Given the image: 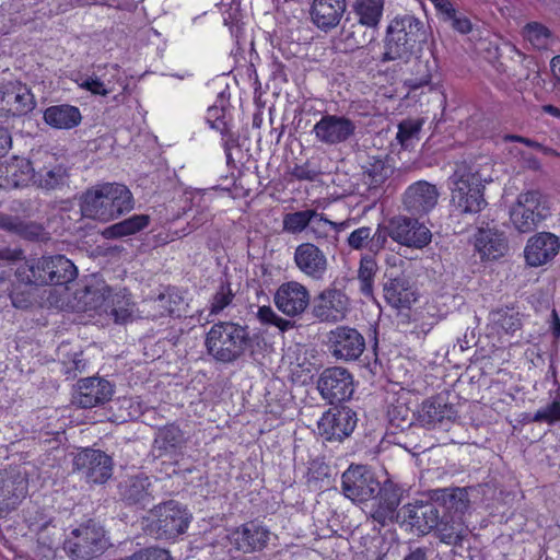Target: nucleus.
<instances>
[{"mask_svg": "<svg viewBox=\"0 0 560 560\" xmlns=\"http://www.w3.org/2000/svg\"><path fill=\"white\" fill-rule=\"evenodd\" d=\"M248 328L232 322L214 324L207 332L205 346L209 355L221 363H232L252 347Z\"/></svg>", "mask_w": 560, "mask_h": 560, "instance_id": "nucleus-5", "label": "nucleus"}, {"mask_svg": "<svg viewBox=\"0 0 560 560\" xmlns=\"http://www.w3.org/2000/svg\"><path fill=\"white\" fill-rule=\"evenodd\" d=\"M349 305V298L342 290L328 287L314 298L312 315L322 323H337L347 316Z\"/></svg>", "mask_w": 560, "mask_h": 560, "instance_id": "nucleus-16", "label": "nucleus"}, {"mask_svg": "<svg viewBox=\"0 0 560 560\" xmlns=\"http://www.w3.org/2000/svg\"><path fill=\"white\" fill-rule=\"evenodd\" d=\"M452 202L460 213L480 212L487 205L483 198V185L478 172L466 164L458 165L450 177Z\"/></svg>", "mask_w": 560, "mask_h": 560, "instance_id": "nucleus-8", "label": "nucleus"}, {"mask_svg": "<svg viewBox=\"0 0 560 560\" xmlns=\"http://www.w3.org/2000/svg\"><path fill=\"white\" fill-rule=\"evenodd\" d=\"M425 40L427 32L420 19L412 14L396 15L386 27L380 61L408 62Z\"/></svg>", "mask_w": 560, "mask_h": 560, "instance_id": "nucleus-3", "label": "nucleus"}, {"mask_svg": "<svg viewBox=\"0 0 560 560\" xmlns=\"http://www.w3.org/2000/svg\"><path fill=\"white\" fill-rule=\"evenodd\" d=\"M27 494V480L20 475L0 474V511L18 506Z\"/></svg>", "mask_w": 560, "mask_h": 560, "instance_id": "nucleus-33", "label": "nucleus"}, {"mask_svg": "<svg viewBox=\"0 0 560 560\" xmlns=\"http://www.w3.org/2000/svg\"><path fill=\"white\" fill-rule=\"evenodd\" d=\"M80 88L90 91L93 94L97 95H107L112 92L110 88H106V84L101 81L98 78L89 77L79 84Z\"/></svg>", "mask_w": 560, "mask_h": 560, "instance_id": "nucleus-58", "label": "nucleus"}, {"mask_svg": "<svg viewBox=\"0 0 560 560\" xmlns=\"http://www.w3.org/2000/svg\"><path fill=\"white\" fill-rule=\"evenodd\" d=\"M316 385L322 398L331 405L349 400L354 393L353 376L341 366L325 369Z\"/></svg>", "mask_w": 560, "mask_h": 560, "instance_id": "nucleus-12", "label": "nucleus"}, {"mask_svg": "<svg viewBox=\"0 0 560 560\" xmlns=\"http://www.w3.org/2000/svg\"><path fill=\"white\" fill-rule=\"evenodd\" d=\"M51 285H62L73 281L78 276L74 264L63 255L51 256Z\"/></svg>", "mask_w": 560, "mask_h": 560, "instance_id": "nucleus-42", "label": "nucleus"}, {"mask_svg": "<svg viewBox=\"0 0 560 560\" xmlns=\"http://www.w3.org/2000/svg\"><path fill=\"white\" fill-rule=\"evenodd\" d=\"M4 173V183L0 184L4 188L24 187L30 182L34 184V165L32 163V156L28 160H15V162L5 166Z\"/></svg>", "mask_w": 560, "mask_h": 560, "instance_id": "nucleus-40", "label": "nucleus"}, {"mask_svg": "<svg viewBox=\"0 0 560 560\" xmlns=\"http://www.w3.org/2000/svg\"><path fill=\"white\" fill-rule=\"evenodd\" d=\"M110 547L108 533L95 520L80 523L63 541V550L70 560H93L100 558Z\"/></svg>", "mask_w": 560, "mask_h": 560, "instance_id": "nucleus-6", "label": "nucleus"}, {"mask_svg": "<svg viewBox=\"0 0 560 560\" xmlns=\"http://www.w3.org/2000/svg\"><path fill=\"white\" fill-rule=\"evenodd\" d=\"M522 167L538 172L541 170V163L535 155L527 154L522 158Z\"/></svg>", "mask_w": 560, "mask_h": 560, "instance_id": "nucleus-64", "label": "nucleus"}, {"mask_svg": "<svg viewBox=\"0 0 560 560\" xmlns=\"http://www.w3.org/2000/svg\"><path fill=\"white\" fill-rule=\"evenodd\" d=\"M455 418L456 411L452 405L444 402L441 398H432L422 402L417 419L422 427L434 429L453 422Z\"/></svg>", "mask_w": 560, "mask_h": 560, "instance_id": "nucleus-29", "label": "nucleus"}, {"mask_svg": "<svg viewBox=\"0 0 560 560\" xmlns=\"http://www.w3.org/2000/svg\"><path fill=\"white\" fill-rule=\"evenodd\" d=\"M257 317L262 324H271L278 327L282 332L295 327V323L279 316L270 306H260Z\"/></svg>", "mask_w": 560, "mask_h": 560, "instance_id": "nucleus-49", "label": "nucleus"}, {"mask_svg": "<svg viewBox=\"0 0 560 560\" xmlns=\"http://www.w3.org/2000/svg\"><path fill=\"white\" fill-rule=\"evenodd\" d=\"M475 248L482 259L494 260L504 256L509 246L503 233L492 229H479L475 235Z\"/></svg>", "mask_w": 560, "mask_h": 560, "instance_id": "nucleus-32", "label": "nucleus"}, {"mask_svg": "<svg viewBox=\"0 0 560 560\" xmlns=\"http://www.w3.org/2000/svg\"><path fill=\"white\" fill-rule=\"evenodd\" d=\"M273 302L282 314L296 317L301 316L310 306L311 294L304 284L298 281H288L277 289Z\"/></svg>", "mask_w": 560, "mask_h": 560, "instance_id": "nucleus-21", "label": "nucleus"}, {"mask_svg": "<svg viewBox=\"0 0 560 560\" xmlns=\"http://www.w3.org/2000/svg\"><path fill=\"white\" fill-rule=\"evenodd\" d=\"M535 422L553 423L560 421V401H552L546 407L537 410L533 417Z\"/></svg>", "mask_w": 560, "mask_h": 560, "instance_id": "nucleus-56", "label": "nucleus"}, {"mask_svg": "<svg viewBox=\"0 0 560 560\" xmlns=\"http://www.w3.org/2000/svg\"><path fill=\"white\" fill-rule=\"evenodd\" d=\"M12 139L9 130L0 126V158L4 156L11 148Z\"/></svg>", "mask_w": 560, "mask_h": 560, "instance_id": "nucleus-62", "label": "nucleus"}, {"mask_svg": "<svg viewBox=\"0 0 560 560\" xmlns=\"http://www.w3.org/2000/svg\"><path fill=\"white\" fill-rule=\"evenodd\" d=\"M233 536L238 550L253 552L266 547L269 532L259 525L248 523L237 529Z\"/></svg>", "mask_w": 560, "mask_h": 560, "instance_id": "nucleus-36", "label": "nucleus"}, {"mask_svg": "<svg viewBox=\"0 0 560 560\" xmlns=\"http://www.w3.org/2000/svg\"><path fill=\"white\" fill-rule=\"evenodd\" d=\"M315 215V209H306L287 213L283 217V230L291 234H299L310 228L311 219Z\"/></svg>", "mask_w": 560, "mask_h": 560, "instance_id": "nucleus-45", "label": "nucleus"}, {"mask_svg": "<svg viewBox=\"0 0 560 560\" xmlns=\"http://www.w3.org/2000/svg\"><path fill=\"white\" fill-rule=\"evenodd\" d=\"M10 296H11L13 306L16 308H27L32 304L30 293L19 291L18 289H14L11 292Z\"/></svg>", "mask_w": 560, "mask_h": 560, "instance_id": "nucleus-61", "label": "nucleus"}, {"mask_svg": "<svg viewBox=\"0 0 560 560\" xmlns=\"http://www.w3.org/2000/svg\"><path fill=\"white\" fill-rule=\"evenodd\" d=\"M404 493V488L390 479L384 481L382 486L380 485V491L376 493V497L380 499V505L373 513V518L381 524L392 520L401 502Z\"/></svg>", "mask_w": 560, "mask_h": 560, "instance_id": "nucleus-31", "label": "nucleus"}, {"mask_svg": "<svg viewBox=\"0 0 560 560\" xmlns=\"http://www.w3.org/2000/svg\"><path fill=\"white\" fill-rule=\"evenodd\" d=\"M390 233L396 243L419 249L429 245L432 238L431 231L423 223L406 215L390 219Z\"/></svg>", "mask_w": 560, "mask_h": 560, "instance_id": "nucleus-20", "label": "nucleus"}, {"mask_svg": "<svg viewBox=\"0 0 560 560\" xmlns=\"http://www.w3.org/2000/svg\"><path fill=\"white\" fill-rule=\"evenodd\" d=\"M330 478V467L322 459H313L310 463L308 471H307V481L308 482H325Z\"/></svg>", "mask_w": 560, "mask_h": 560, "instance_id": "nucleus-54", "label": "nucleus"}, {"mask_svg": "<svg viewBox=\"0 0 560 560\" xmlns=\"http://www.w3.org/2000/svg\"><path fill=\"white\" fill-rule=\"evenodd\" d=\"M357 131V124L343 115L325 114L313 126L311 133L324 145L336 147L348 142Z\"/></svg>", "mask_w": 560, "mask_h": 560, "instance_id": "nucleus-14", "label": "nucleus"}, {"mask_svg": "<svg viewBox=\"0 0 560 560\" xmlns=\"http://www.w3.org/2000/svg\"><path fill=\"white\" fill-rule=\"evenodd\" d=\"M291 175L298 180H315L318 176V172L311 170L307 165H295L291 172Z\"/></svg>", "mask_w": 560, "mask_h": 560, "instance_id": "nucleus-60", "label": "nucleus"}, {"mask_svg": "<svg viewBox=\"0 0 560 560\" xmlns=\"http://www.w3.org/2000/svg\"><path fill=\"white\" fill-rule=\"evenodd\" d=\"M92 296V302H86L94 310L103 308L117 324H124L131 317L128 302L118 295L112 296L109 288L102 290H88L86 298Z\"/></svg>", "mask_w": 560, "mask_h": 560, "instance_id": "nucleus-27", "label": "nucleus"}, {"mask_svg": "<svg viewBox=\"0 0 560 560\" xmlns=\"http://www.w3.org/2000/svg\"><path fill=\"white\" fill-rule=\"evenodd\" d=\"M469 499L464 488H440L429 491V501H416L404 505L397 518L424 535L434 532L441 542L460 546L468 534L464 514Z\"/></svg>", "mask_w": 560, "mask_h": 560, "instance_id": "nucleus-1", "label": "nucleus"}, {"mask_svg": "<svg viewBox=\"0 0 560 560\" xmlns=\"http://www.w3.org/2000/svg\"><path fill=\"white\" fill-rule=\"evenodd\" d=\"M416 73L406 80V85L410 90H417L422 86L429 85L431 82V72L428 62L417 61L415 65Z\"/></svg>", "mask_w": 560, "mask_h": 560, "instance_id": "nucleus-52", "label": "nucleus"}, {"mask_svg": "<svg viewBox=\"0 0 560 560\" xmlns=\"http://www.w3.org/2000/svg\"><path fill=\"white\" fill-rule=\"evenodd\" d=\"M384 7L385 0H354L341 27L343 42L352 48L372 43L378 32Z\"/></svg>", "mask_w": 560, "mask_h": 560, "instance_id": "nucleus-4", "label": "nucleus"}, {"mask_svg": "<svg viewBox=\"0 0 560 560\" xmlns=\"http://www.w3.org/2000/svg\"><path fill=\"white\" fill-rule=\"evenodd\" d=\"M51 256L25 261L16 270L18 279L25 284L51 285Z\"/></svg>", "mask_w": 560, "mask_h": 560, "instance_id": "nucleus-34", "label": "nucleus"}, {"mask_svg": "<svg viewBox=\"0 0 560 560\" xmlns=\"http://www.w3.org/2000/svg\"><path fill=\"white\" fill-rule=\"evenodd\" d=\"M357 413L347 406H336L326 411L318 421V432L327 441H342L357 425Z\"/></svg>", "mask_w": 560, "mask_h": 560, "instance_id": "nucleus-18", "label": "nucleus"}, {"mask_svg": "<svg viewBox=\"0 0 560 560\" xmlns=\"http://www.w3.org/2000/svg\"><path fill=\"white\" fill-rule=\"evenodd\" d=\"M362 168L363 180L370 189L380 188L394 173L387 156H369Z\"/></svg>", "mask_w": 560, "mask_h": 560, "instance_id": "nucleus-38", "label": "nucleus"}, {"mask_svg": "<svg viewBox=\"0 0 560 560\" xmlns=\"http://www.w3.org/2000/svg\"><path fill=\"white\" fill-rule=\"evenodd\" d=\"M234 295L231 283L228 280L221 281L217 292L210 301V314L221 313L232 303Z\"/></svg>", "mask_w": 560, "mask_h": 560, "instance_id": "nucleus-48", "label": "nucleus"}, {"mask_svg": "<svg viewBox=\"0 0 560 560\" xmlns=\"http://www.w3.org/2000/svg\"><path fill=\"white\" fill-rule=\"evenodd\" d=\"M422 125V119H404L398 125L396 139L404 148H408L412 144L413 140L419 139Z\"/></svg>", "mask_w": 560, "mask_h": 560, "instance_id": "nucleus-47", "label": "nucleus"}, {"mask_svg": "<svg viewBox=\"0 0 560 560\" xmlns=\"http://www.w3.org/2000/svg\"><path fill=\"white\" fill-rule=\"evenodd\" d=\"M154 529L160 538L174 539L183 534L189 524L190 515L178 502L170 500L152 510Z\"/></svg>", "mask_w": 560, "mask_h": 560, "instance_id": "nucleus-13", "label": "nucleus"}, {"mask_svg": "<svg viewBox=\"0 0 560 560\" xmlns=\"http://www.w3.org/2000/svg\"><path fill=\"white\" fill-rule=\"evenodd\" d=\"M346 10V0H313L310 19L318 30L328 33L340 24Z\"/></svg>", "mask_w": 560, "mask_h": 560, "instance_id": "nucleus-26", "label": "nucleus"}, {"mask_svg": "<svg viewBox=\"0 0 560 560\" xmlns=\"http://www.w3.org/2000/svg\"><path fill=\"white\" fill-rule=\"evenodd\" d=\"M378 270L374 258L369 255L361 257L358 269V281L360 283V292L366 296H373L374 281Z\"/></svg>", "mask_w": 560, "mask_h": 560, "instance_id": "nucleus-44", "label": "nucleus"}, {"mask_svg": "<svg viewBox=\"0 0 560 560\" xmlns=\"http://www.w3.org/2000/svg\"><path fill=\"white\" fill-rule=\"evenodd\" d=\"M384 298L394 308H410L417 301L416 291L410 281L405 277H397L384 285Z\"/></svg>", "mask_w": 560, "mask_h": 560, "instance_id": "nucleus-35", "label": "nucleus"}, {"mask_svg": "<svg viewBox=\"0 0 560 560\" xmlns=\"http://www.w3.org/2000/svg\"><path fill=\"white\" fill-rule=\"evenodd\" d=\"M180 302L182 300L178 295L167 290L164 293L159 294L158 298L154 299L153 304L160 315L164 316L175 314L178 311Z\"/></svg>", "mask_w": 560, "mask_h": 560, "instance_id": "nucleus-50", "label": "nucleus"}, {"mask_svg": "<svg viewBox=\"0 0 560 560\" xmlns=\"http://www.w3.org/2000/svg\"><path fill=\"white\" fill-rule=\"evenodd\" d=\"M388 237L392 238L390 220L387 225H378L376 230H371V253H380L385 247Z\"/></svg>", "mask_w": 560, "mask_h": 560, "instance_id": "nucleus-55", "label": "nucleus"}, {"mask_svg": "<svg viewBox=\"0 0 560 560\" xmlns=\"http://www.w3.org/2000/svg\"><path fill=\"white\" fill-rule=\"evenodd\" d=\"M444 21L448 22L452 28L460 34H468L472 28L470 20L456 10H454V14H450Z\"/></svg>", "mask_w": 560, "mask_h": 560, "instance_id": "nucleus-57", "label": "nucleus"}, {"mask_svg": "<svg viewBox=\"0 0 560 560\" xmlns=\"http://www.w3.org/2000/svg\"><path fill=\"white\" fill-rule=\"evenodd\" d=\"M326 346L336 360H358L365 350V339L355 328L337 326L327 334Z\"/></svg>", "mask_w": 560, "mask_h": 560, "instance_id": "nucleus-11", "label": "nucleus"}, {"mask_svg": "<svg viewBox=\"0 0 560 560\" xmlns=\"http://www.w3.org/2000/svg\"><path fill=\"white\" fill-rule=\"evenodd\" d=\"M35 104L31 90L20 81L0 84V117L25 115Z\"/></svg>", "mask_w": 560, "mask_h": 560, "instance_id": "nucleus-19", "label": "nucleus"}, {"mask_svg": "<svg viewBox=\"0 0 560 560\" xmlns=\"http://www.w3.org/2000/svg\"><path fill=\"white\" fill-rule=\"evenodd\" d=\"M0 230L30 242H43L48 240V232L35 221L24 220L19 215H12L0 211Z\"/></svg>", "mask_w": 560, "mask_h": 560, "instance_id": "nucleus-28", "label": "nucleus"}, {"mask_svg": "<svg viewBox=\"0 0 560 560\" xmlns=\"http://www.w3.org/2000/svg\"><path fill=\"white\" fill-rule=\"evenodd\" d=\"M341 478L342 492L353 502H366L380 491V481L368 466L351 465Z\"/></svg>", "mask_w": 560, "mask_h": 560, "instance_id": "nucleus-10", "label": "nucleus"}, {"mask_svg": "<svg viewBox=\"0 0 560 560\" xmlns=\"http://www.w3.org/2000/svg\"><path fill=\"white\" fill-rule=\"evenodd\" d=\"M560 250V240L550 232H538L530 236L524 248L525 262L529 267H540L551 262Z\"/></svg>", "mask_w": 560, "mask_h": 560, "instance_id": "nucleus-23", "label": "nucleus"}, {"mask_svg": "<svg viewBox=\"0 0 560 560\" xmlns=\"http://www.w3.org/2000/svg\"><path fill=\"white\" fill-rule=\"evenodd\" d=\"M371 230L370 226H361L352 231L347 238L348 246L354 250L369 249L371 252Z\"/></svg>", "mask_w": 560, "mask_h": 560, "instance_id": "nucleus-51", "label": "nucleus"}, {"mask_svg": "<svg viewBox=\"0 0 560 560\" xmlns=\"http://www.w3.org/2000/svg\"><path fill=\"white\" fill-rule=\"evenodd\" d=\"M435 9L443 15L445 20L450 14H454L455 8L450 0H431Z\"/></svg>", "mask_w": 560, "mask_h": 560, "instance_id": "nucleus-63", "label": "nucleus"}, {"mask_svg": "<svg viewBox=\"0 0 560 560\" xmlns=\"http://www.w3.org/2000/svg\"><path fill=\"white\" fill-rule=\"evenodd\" d=\"M332 221L325 218L323 213L315 210V215L310 222V232L314 235L315 240H324L329 236L331 232Z\"/></svg>", "mask_w": 560, "mask_h": 560, "instance_id": "nucleus-53", "label": "nucleus"}, {"mask_svg": "<svg viewBox=\"0 0 560 560\" xmlns=\"http://www.w3.org/2000/svg\"><path fill=\"white\" fill-rule=\"evenodd\" d=\"M133 196L129 188L118 183H103L86 189L80 197L83 217L108 222L133 209Z\"/></svg>", "mask_w": 560, "mask_h": 560, "instance_id": "nucleus-2", "label": "nucleus"}, {"mask_svg": "<svg viewBox=\"0 0 560 560\" xmlns=\"http://www.w3.org/2000/svg\"><path fill=\"white\" fill-rule=\"evenodd\" d=\"M161 480L143 474L130 476L119 482V494L128 504L147 508L161 497Z\"/></svg>", "mask_w": 560, "mask_h": 560, "instance_id": "nucleus-17", "label": "nucleus"}, {"mask_svg": "<svg viewBox=\"0 0 560 560\" xmlns=\"http://www.w3.org/2000/svg\"><path fill=\"white\" fill-rule=\"evenodd\" d=\"M24 258V252L21 248L3 247L0 249V268L20 261Z\"/></svg>", "mask_w": 560, "mask_h": 560, "instance_id": "nucleus-59", "label": "nucleus"}, {"mask_svg": "<svg viewBox=\"0 0 560 560\" xmlns=\"http://www.w3.org/2000/svg\"><path fill=\"white\" fill-rule=\"evenodd\" d=\"M114 386L102 377H86L78 381L72 404L80 408H93L109 401Z\"/></svg>", "mask_w": 560, "mask_h": 560, "instance_id": "nucleus-22", "label": "nucleus"}, {"mask_svg": "<svg viewBox=\"0 0 560 560\" xmlns=\"http://www.w3.org/2000/svg\"><path fill=\"white\" fill-rule=\"evenodd\" d=\"M149 223L150 217L148 214H135L106 228L103 234L107 238L129 236L142 231Z\"/></svg>", "mask_w": 560, "mask_h": 560, "instance_id": "nucleus-41", "label": "nucleus"}, {"mask_svg": "<svg viewBox=\"0 0 560 560\" xmlns=\"http://www.w3.org/2000/svg\"><path fill=\"white\" fill-rule=\"evenodd\" d=\"M34 165V185L40 189L54 190L63 187L68 183L67 167L58 162L57 156L47 150L32 152Z\"/></svg>", "mask_w": 560, "mask_h": 560, "instance_id": "nucleus-9", "label": "nucleus"}, {"mask_svg": "<svg viewBox=\"0 0 560 560\" xmlns=\"http://www.w3.org/2000/svg\"><path fill=\"white\" fill-rule=\"evenodd\" d=\"M187 438L178 425L167 424L160 428L153 442L156 457L176 456L186 447Z\"/></svg>", "mask_w": 560, "mask_h": 560, "instance_id": "nucleus-30", "label": "nucleus"}, {"mask_svg": "<svg viewBox=\"0 0 560 560\" xmlns=\"http://www.w3.org/2000/svg\"><path fill=\"white\" fill-rule=\"evenodd\" d=\"M550 215L549 197L537 188L520 192L510 208L511 222L520 233L535 231Z\"/></svg>", "mask_w": 560, "mask_h": 560, "instance_id": "nucleus-7", "label": "nucleus"}, {"mask_svg": "<svg viewBox=\"0 0 560 560\" xmlns=\"http://www.w3.org/2000/svg\"><path fill=\"white\" fill-rule=\"evenodd\" d=\"M489 322L497 334L514 335L523 326L522 314L509 306L491 311L489 313Z\"/></svg>", "mask_w": 560, "mask_h": 560, "instance_id": "nucleus-39", "label": "nucleus"}, {"mask_svg": "<svg viewBox=\"0 0 560 560\" xmlns=\"http://www.w3.org/2000/svg\"><path fill=\"white\" fill-rule=\"evenodd\" d=\"M44 121L55 129H72L82 116L78 107L69 104L52 105L44 110Z\"/></svg>", "mask_w": 560, "mask_h": 560, "instance_id": "nucleus-37", "label": "nucleus"}, {"mask_svg": "<svg viewBox=\"0 0 560 560\" xmlns=\"http://www.w3.org/2000/svg\"><path fill=\"white\" fill-rule=\"evenodd\" d=\"M439 197L440 192L435 185L427 180H418L405 190L402 205L410 214L423 215L435 208Z\"/></svg>", "mask_w": 560, "mask_h": 560, "instance_id": "nucleus-25", "label": "nucleus"}, {"mask_svg": "<svg viewBox=\"0 0 560 560\" xmlns=\"http://www.w3.org/2000/svg\"><path fill=\"white\" fill-rule=\"evenodd\" d=\"M73 469L89 483H104L112 476L113 460L100 450L85 448L75 454Z\"/></svg>", "mask_w": 560, "mask_h": 560, "instance_id": "nucleus-15", "label": "nucleus"}, {"mask_svg": "<svg viewBox=\"0 0 560 560\" xmlns=\"http://www.w3.org/2000/svg\"><path fill=\"white\" fill-rule=\"evenodd\" d=\"M296 268L312 280H323L329 262L326 254L317 245L306 242L296 246L293 255Z\"/></svg>", "mask_w": 560, "mask_h": 560, "instance_id": "nucleus-24", "label": "nucleus"}, {"mask_svg": "<svg viewBox=\"0 0 560 560\" xmlns=\"http://www.w3.org/2000/svg\"><path fill=\"white\" fill-rule=\"evenodd\" d=\"M524 37L537 49H546L551 39L548 27L538 22H529L524 26Z\"/></svg>", "mask_w": 560, "mask_h": 560, "instance_id": "nucleus-46", "label": "nucleus"}, {"mask_svg": "<svg viewBox=\"0 0 560 560\" xmlns=\"http://www.w3.org/2000/svg\"><path fill=\"white\" fill-rule=\"evenodd\" d=\"M387 418L393 428L405 430L413 423L415 411L401 397H398L388 405Z\"/></svg>", "mask_w": 560, "mask_h": 560, "instance_id": "nucleus-43", "label": "nucleus"}]
</instances>
